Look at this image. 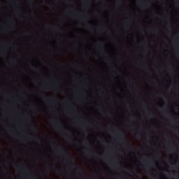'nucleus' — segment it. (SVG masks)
<instances>
[{"label":"nucleus","instance_id":"nucleus-2","mask_svg":"<svg viewBox=\"0 0 179 179\" xmlns=\"http://www.w3.org/2000/svg\"><path fill=\"white\" fill-rule=\"evenodd\" d=\"M148 3V2L145 3V4Z\"/></svg>","mask_w":179,"mask_h":179},{"label":"nucleus","instance_id":"nucleus-1","mask_svg":"<svg viewBox=\"0 0 179 179\" xmlns=\"http://www.w3.org/2000/svg\"><path fill=\"white\" fill-rule=\"evenodd\" d=\"M120 139H121L122 141H124V135L122 134H120Z\"/></svg>","mask_w":179,"mask_h":179}]
</instances>
